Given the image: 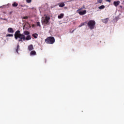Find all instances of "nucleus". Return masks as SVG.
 <instances>
[{"instance_id":"25","label":"nucleus","mask_w":124,"mask_h":124,"mask_svg":"<svg viewBox=\"0 0 124 124\" xmlns=\"http://www.w3.org/2000/svg\"><path fill=\"white\" fill-rule=\"evenodd\" d=\"M106 1H108V2H111V0H106Z\"/></svg>"},{"instance_id":"10","label":"nucleus","mask_w":124,"mask_h":124,"mask_svg":"<svg viewBox=\"0 0 124 124\" xmlns=\"http://www.w3.org/2000/svg\"><path fill=\"white\" fill-rule=\"evenodd\" d=\"M36 55V52L34 50L31 51L30 53V56H35Z\"/></svg>"},{"instance_id":"22","label":"nucleus","mask_w":124,"mask_h":124,"mask_svg":"<svg viewBox=\"0 0 124 124\" xmlns=\"http://www.w3.org/2000/svg\"><path fill=\"white\" fill-rule=\"evenodd\" d=\"M102 2V0H97V3H101Z\"/></svg>"},{"instance_id":"24","label":"nucleus","mask_w":124,"mask_h":124,"mask_svg":"<svg viewBox=\"0 0 124 124\" xmlns=\"http://www.w3.org/2000/svg\"><path fill=\"white\" fill-rule=\"evenodd\" d=\"M28 16H26L23 17H22V19H28Z\"/></svg>"},{"instance_id":"11","label":"nucleus","mask_w":124,"mask_h":124,"mask_svg":"<svg viewBox=\"0 0 124 124\" xmlns=\"http://www.w3.org/2000/svg\"><path fill=\"white\" fill-rule=\"evenodd\" d=\"M87 23V21H85V22H82L79 25V28H81V27H83V26H85V25Z\"/></svg>"},{"instance_id":"16","label":"nucleus","mask_w":124,"mask_h":124,"mask_svg":"<svg viewBox=\"0 0 124 124\" xmlns=\"http://www.w3.org/2000/svg\"><path fill=\"white\" fill-rule=\"evenodd\" d=\"M18 50H19V45H18L17 46V47H16L15 48L16 52V53H17V54L18 53Z\"/></svg>"},{"instance_id":"2","label":"nucleus","mask_w":124,"mask_h":124,"mask_svg":"<svg viewBox=\"0 0 124 124\" xmlns=\"http://www.w3.org/2000/svg\"><path fill=\"white\" fill-rule=\"evenodd\" d=\"M45 41L46 44H54V43H55V38L50 36L46 38Z\"/></svg>"},{"instance_id":"26","label":"nucleus","mask_w":124,"mask_h":124,"mask_svg":"<svg viewBox=\"0 0 124 124\" xmlns=\"http://www.w3.org/2000/svg\"><path fill=\"white\" fill-rule=\"evenodd\" d=\"M32 28H34V27H35V25L32 24Z\"/></svg>"},{"instance_id":"14","label":"nucleus","mask_w":124,"mask_h":124,"mask_svg":"<svg viewBox=\"0 0 124 124\" xmlns=\"http://www.w3.org/2000/svg\"><path fill=\"white\" fill-rule=\"evenodd\" d=\"M38 36V34L37 33H34L32 34V36L34 37V38H37V36Z\"/></svg>"},{"instance_id":"15","label":"nucleus","mask_w":124,"mask_h":124,"mask_svg":"<svg viewBox=\"0 0 124 124\" xmlns=\"http://www.w3.org/2000/svg\"><path fill=\"white\" fill-rule=\"evenodd\" d=\"M103 23H105V24H107V23H108V18H107L105 19H103Z\"/></svg>"},{"instance_id":"19","label":"nucleus","mask_w":124,"mask_h":124,"mask_svg":"<svg viewBox=\"0 0 124 124\" xmlns=\"http://www.w3.org/2000/svg\"><path fill=\"white\" fill-rule=\"evenodd\" d=\"M7 37H13V34H8L6 35Z\"/></svg>"},{"instance_id":"9","label":"nucleus","mask_w":124,"mask_h":124,"mask_svg":"<svg viewBox=\"0 0 124 124\" xmlns=\"http://www.w3.org/2000/svg\"><path fill=\"white\" fill-rule=\"evenodd\" d=\"M58 5L59 7H63L65 4H64V2H60L58 4Z\"/></svg>"},{"instance_id":"4","label":"nucleus","mask_w":124,"mask_h":124,"mask_svg":"<svg viewBox=\"0 0 124 124\" xmlns=\"http://www.w3.org/2000/svg\"><path fill=\"white\" fill-rule=\"evenodd\" d=\"M49 20L50 17L46 16L45 18H43L42 19V24H44L45 25H49Z\"/></svg>"},{"instance_id":"3","label":"nucleus","mask_w":124,"mask_h":124,"mask_svg":"<svg viewBox=\"0 0 124 124\" xmlns=\"http://www.w3.org/2000/svg\"><path fill=\"white\" fill-rule=\"evenodd\" d=\"M87 26L90 30H93L95 27V21L94 20H90L87 23Z\"/></svg>"},{"instance_id":"18","label":"nucleus","mask_w":124,"mask_h":124,"mask_svg":"<svg viewBox=\"0 0 124 124\" xmlns=\"http://www.w3.org/2000/svg\"><path fill=\"white\" fill-rule=\"evenodd\" d=\"M98 8H99V9H104L105 8V6L104 5H102L99 6L98 7Z\"/></svg>"},{"instance_id":"20","label":"nucleus","mask_w":124,"mask_h":124,"mask_svg":"<svg viewBox=\"0 0 124 124\" xmlns=\"http://www.w3.org/2000/svg\"><path fill=\"white\" fill-rule=\"evenodd\" d=\"M26 1L27 3H31V0H26Z\"/></svg>"},{"instance_id":"7","label":"nucleus","mask_w":124,"mask_h":124,"mask_svg":"<svg viewBox=\"0 0 124 124\" xmlns=\"http://www.w3.org/2000/svg\"><path fill=\"white\" fill-rule=\"evenodd\" d=\"M33 46L32 45H30V46H28V50L29 51H31L33 50Z\"/></svg>"},{"instance_id":"29","label":"nucleus","mask_w":124,"mask_h":124,"mask_svg":"<svg viewBox=\"0 0 124 124\" xmlns=\"http://www.w3.org/2000/svg\"><path fill=\"white\" fill-rule=\"evenodd\" d=\"M3 13L5 14V12H3Z\"/></svg>"},{"instance_id":"17","label":"nucleus","mask_w":124,"mask_h":124,"mask_svg":"<svg viewBox=\"0 0 124 124\" xmlns=\"http://www.w3.org/2000/svg\"><path fill=\"white\" fill-rule=\"evenodd\" d=\"M12 5H13V6H14V7H16L18 6V3H16V2H15L12 4Z\"/></svg>"},{"instance_id":"28","label":"nucleus","mask_w":124,"mask_h":124,"mask_svg":"<svg viewBox=\"0 0 124 124\" xmlns=\"http://www.w3.org/2000/svg\"><path fill=\"white\" fill-rule=\"evenodd\" d=\"M83 9V8H80L78 10H82Z\"/></svg>"},{"instance_id":"21","label":"nucleus","mask_w":124,"mask_h":124,"mask_svg":"<svg viewBox=\"0 0 124 124\" xmlns=\"http://www.w3.org/2000/svg\"><path fill=\"white\" fill-rule=\"evenodd\" d=\"M37 27H41V25H40V22H37Z\"/></svg>"},{"instance_id":"1","label":"nucleus","mask_w":124,"mask_h":124,"mask_svg":"<svg viewBox=\"0 0 124 124\" xmlns=\"http://www.w3.org/2000/svg\"><path fill=\"white\" fill-rule=\"evenodd\" d=\"M15 38L17 40L18 38V42H23L25 40H31V36L28 35L26 36L23 34H21V31L19 30L16 31L15 33Z\"/></svg>"},{"instance_id":"5","label":"nucleus","mask_w":124,"mask_h":124,"mask_svg":"<svg viewBox=\"0 0 124 124\" xmlns=\"http://www.w3.org/2000/svg\"><path fill=\"white\" fill-rule=\"evenodd\" d=\"M87 13V11L86 10H84L82 11H80L78 12V14H79V15H85V14H86Z\"/></svg>"},{"instance_id":"12","label":"nucleus","mask_w":124,"mask_h":124,"mask_svg":"<svg viewBox=\"0 0 124 124\" xmlns=\"http://www.w3.org/2000/svg\"><path fill=\"white\" fill-rule=\"evenodd\" d=\"M64 16V14H61L60 16H58V19H62Z\"/></svg>"},{"instance_id":"23","label":"nucleus","mask_w":124,"mask_h":124,"mask_svg":"<svg viewBox=\"0 0 124 124\" xmlns=\"http://www.w3.org/2000/svg\"><path fill=\"white\" fill-rule=\"evenodd\" d=\"M0 20H4V21L7 20V19H6V18H2L1 17H0Z\"/></svg>"},{"instance_id":"13","label":"nucleus","mask_w":124,"mask_h":124,"mask_svg":"<svg viewBox=\"0 0 124 124\" xmlns=\"http://www.w3.org/2000/svg\"><path fill=\"white\" fill-rule=\"evenodd\" d=\"M23 33L25 35H30V32L29 31H24Z\"/></svg>"},{"instance_id":"27","label":"nucleus","mask_w":124,"mask_h":124,"mask_svg":"<svg viewBox=\"0 0 124 124\" xmlns=\"http://www.w3.org/2000/svg\"><path fill=\"white\" fill-rule=\"evenodd\" d=\"M13 13V12H10V13H9V14H12V13Z\"/></svg>"},{"instance_id":"6","label":"nucleus","mask_w":124,"mask_h":124,"mask_svg":"<svg viewBox=\"0 0 124 124\" xmlns=\"http://www.w3.org/2000/svg\"><path fill=\"white\" fill-rule=\"evenodd\" d=\"M8 31L10 33H13L14 32V30H13V28H9L8 29Z\"/></svg>"},{"instance_id":"8","label":"nucleus","mask_w":124,"mask_h":124,"mask_svg":"<svg viewBox=\"0 0 124 124\" xmlns=\"http://www.w3.org/2000/svg\"><path fill=\"white\" fill-rule=\"evenodd\" d=\"M113 4L116 7H117V6L120 4V1H114Z\"/></svg>"}]
</instances>
